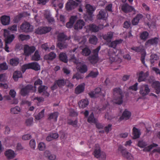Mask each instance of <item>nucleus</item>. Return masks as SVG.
I'll return each instance as SVG.
<instances>
[{
	"instance_id": "1",
	"label": "nucleus",
	"mask_w": 160,
	"mask_h": 160,
	"mask_svg": "<svg viewBox=\"0 0 160 160\" xmlns=\"http://www.w3.org/2000/svg\"><path fill=\"white\" fill-rule=\"evenodd\" d=\"M122 41V40L121 39L117 40L112 42L110 45H109L110 47L113 48L108 52L109 59L111 62H112L115 60V52L118 51L119 52H121L119 50H117L115 48L118 44L121 43Z\"/></svg>"
},
{
	"instance_id": "2",
	"label": "nucleus",
	"mask_w": 160,
	"mask_h": 160,
	"mask_svg": "<svg viewBox=\"0 0 160 160\" xmlns=\"http://www.w3.org/2000/svg\"><path fill=\"white\" fill-rule=\"evenodd\" d=\"M122 92L119 88H115L113 90L112 102L114 103L121 104L123 102Z\"/></svg>"
},
{
	"instance_id": "3",
	"label": "nucleus",
	"mask_w": 160,
	"mask_h": 160,
	"mask_svg": "<svg viewBox=\"0 0 160 160\" xmlns=\"http://www.w3.org/2000/svg\"><path fill=\"white\" fill-rule=\"evenodd\" d=\"M70 38V37H67L63 33H59L58 35V42L57 43L58 47L61 49L66 48L67 45L61 42L66 40H69Z\"/></svg>"
},
{
	"instance_id": "4",
	"label": "nucleus",
	"mask_w": 160,
	"mask_h": 160,
	"mask_svg": "<svg viewBox=\"0 0 160 160\" xmlns=\"http://www.w3.org/2000/svg\"><path fill=\"white\" fill-rule=\"evenodd\" d=\"M93 154L95 157L100 160H104L106 158V153L101 151L99 145L98 144L95 145V149Z\"/></svg>"
},
{
	"instance_id": "5",
	"label": "nucleus",
	"mask_w": 160,
	"mask_h": 160,
	"mask_svg": "<svg viewBox=\"0 0 160 160\" xmlns=\"http://www.w3.org/2000/svg\"><path fill=\"white\" fill-rule=\"evenodd\" d=\"M70 61H72L77 64V68L81 73H85L87 71V66L83 63L79 62L75 57L74 55H72L71 58L70 59Z\"/></svg>"
},
{
	"instance_id": "6",
	"label": "nucleus",
	"mask_w": 160,
	"mask_h": 160,
	"mask_svg": "<svg viewBox=\"0 0 160 160\" xmlns=\"http://www.w3.org/2000/svg\"><path fill=\"white\" fill-rule=\"evenodd\" d=\"M148 145V143L143 140H139L137 143L138 146L141 148H144L143 151L144 152H149L153 147L158 146L157 144L153 143L150 145L146 147Z\"/></svg>"
},
{
	"instance_id": "7",
	"label": "nucleus",
	"mask_w": 160,
	"mask_h": 160,
	"mask_svg": "<svg viewBox=\"0 0 160 160\" xmlns=\"http://www.w3.org/2000/svg\"><path fill=\"white\" fill-rule=\"evenodd\" d=\"M22 70L24 73L27 69H32L35 71H38L40 69V67L37 62H32L23 65L22 67Z\"/></svg>"
},
{
	"instance_id": "8",
	"label": "nucleus",
	"mask_w": 160,
	"mask_h": 160,
	"mask_svg": "<svg viewBox=\"0 0 160 160\" xmlns=\"http://www.w3.org/2000/svg\"><path fill=\"white\" fill-rule=\"evenodd\" d=\"M118 150L121 152L123 157L127 160H134V158L132 155L122 146H119Z\"/></svg>"
},
{
	"instance_id": "9",
	"label": "nucleus",
	"mask_w": 160,
	"mask_h": 160,
	"mask_svg": "<svg viewBox=\"0 0 160 160\" xmlns=\"http://www.w3.org/2000/svg\"><path fill=\"white\" fill-rule=\"evenodd\" d=\"M36 91V88L33 87L32 85H29L21 89L20 92L21 95L23 96L28 95L30 91L35 92Z\"/></svg>"
},
{
	"instance_id": "10",
	"label": "nucleus",
	"mask_w": 160,
	"mask_h": 160,
	"mask_svg": "<svg viewBox=\"0 0 160 160\" xmlns=\"http://www.w3.org/2000/svg\"><path fill=\"white\" fill-rule=\"evenodd\" d=\"M132 49L136 52H141V60L142 62L146 67L147 65L145 64V58L146 55V53L145 50L143 48V47L142 46L138 47H134L132 48Z\"/></svg>"
},
{
	"instance_id": "11",
	"label": "nucleus",
	"mask_w": 160,
	"mask_h": 160,
	"mask_svg": "<svg viewBox=\"0 0 160 160\" xmlns=\"http://www.w3.org/2000/svg\"><path fill=\"white\" fill-rule=\"evenodd\" d=\"M100 49V46L98 47L96 49L93 50V55L89 57L88 60L92 63H95L98 61V53Z\"/></svg>"
},
{
	"instance_id": "12",
	"label": "nucleus",
	"mask_w": 160,
	"mask_h": 160,
	"mask_svg": "<svg viewBox=\"0 0 160 160\" xmlns=\"http://www.w3.org/2000/svg\"><path fill=\"white\" fill-rule=\"evenodd\" d=\"M9 31L7 29L4 30V36L5 38V43H10L15 38V36L13 34H9Z\"/></svg>"
},
{
	"instance_id": "13",
	"label": "nucleus",
	"mask_w": 160,
	"mask_h": 160,
	"mask_svg": "<svg viewBox=\"0 0 160 160\" xmlns=\"http://www.w3.org/2000/svg\"><path fill=\"white\" fill-rule=\"evenodd\" d=\"M32 30V26L30 24L27 22H25L21 25L19 31L22 32H31Z\"/></svg>"
},
{
	"instance_id": "14",
	"label": "nucleus",
	"mask_w": 160,
	"mask_h": 160,
	"mask_svg": "<svg viewBox=\"0 0 160 160\" xmlns=\"http://www.w3.org/2000/svg\"><path fill=\"white\" fill-rule=\"evenodd\" d=\"M36 50V48L34 46H29L25 45L24 46L23 50L24 54L26 56H29L33 53Z\"/></svg>"
},
{
	"instance_id": "15",
	"label": "nucleus",
	"mask_w": 160,
	"mask_h": 160,
	"mask_svg": "<svg viewBox=\"0 0 160 160\" xmlns=\"http://www.w3.org/2000/svg\"><path fill=\"white\" fill-rule=\"evenodd\" d=\"M86 8L88 13L87 17L89 20H92V17L93 16V15L92 14L93 13L96 8L89 4L86 5Z\"/></svg>"
},
{
	"instance_id": "16",
	"label": "nucleus",
	"mask_w": 160,
	"mask_h": 160,
	"mask_svg": "<svg viewBox=\"0 0 160 160\" xmlns=\"http://www.w3.org/2000/svg\"><path fill=\"white\" fill-rule=\"evenodd\" d=\"M52 29L50 27H40L36 30V33L39 34H45L50 32Z\"/></svg>"
},
{
	"instance_id": "17",
	"label": "nucleus",
	"mask_w": 160,
	"mask_h": 160,
	"mask_svg": "<svg viewBox=\"0 0 160 160\" xmlns=\"http://www.w3.org/2000/svg\"><path fill=\"white\" fill-rule=\"evenodd\" d=\"M139 93L144 97L148 95L150 92V89L147 85H143L140 88Z\"/></svg>"
},
{
	"instance_id": "18",
	"label": "nucleus",
	"mask_w": 160,
	"mask_h": 160,
	"mask_svg": "<svg viewBox=\"0 0 160 160\" xmlns=\"http://www.w3.org/2000/svg\"><path fill=\"white\" fill-rule=\"evenodd\" d=\"M78 6V4L74 1L70 0L66 3V8L67 10L69 11L74 9Z\"/></svg>"
},
{
	"instance_id": "19",
	"label": "nucleus",
	"mask_w": 160,
	"mask_h": 160,
	"mask_svg": "<svg viewBox=\"0 0 160 160\" xmlns=\"http://www.w3.org/2000/svg\"><path fill=\"white\" fill-rule=\"evenodd\" d=\"M78 18L77 15L71 16L69 18V22L66 24V27L69 28H72L73 25L74 26V24L78 19Z\"/></svg>"
},
{
	"instance_id": "20",
	"label": "nucleus",
	"mask_w": 160,
	"mask_h": 160,
	"mask_svg": "<svg viewBox=\"0 0 160 160\" xmlns=\"http://www.w3.org/2000/svg\"><path fill=\"white\" fill-rule=\"evenodd\" d=\"M122 10L125 13H128L133 11L134 12L136 11L132 6H130L127 3H125L122 6Z\"/></svg>"
},
{
	"instance_id": "21",
	"label": "nucleus",
	"mask_w": 160,
	"mask_h": 160,
	"mask_svg": "<svg viewBox=\"0 0 160 160\" xmlns=\"http://www.w3.org/2000/svg\"><path fill=\"white\" fill-rule=\"evenodd\" d=\"M85 25V23L83 20L79 19L76 21L73 27L75 29L79 30L82 29Z\"/></svg>"
},
{
	"instance_id": "22",
	"label": "nucleus",
	"mask_w": 160,
	"mask_h": 160,
	"mask_svg": "<svg viewBox=\"0 0 160 160\" xmlns=\"http://www.w3.org/2000/svg\"><path fill=\"white\" fill-rule=\"evenodd\" d=\"M108 14L107 12L104 10H101L99 14L97 16L98 19H103L104 20L105 22H106V20L107 18Z\"/></svg>"
},
{
	"instance_id": "23",
	"label": "nucleus",
	"mask_w": 160,
	"mask_h": 160,
	"mask_svg": "<svg viewBox=\"0 0 160 160\" xmlns=\"http://www.w3.org/2000/svg\"><path fill=\"white\" fill-rule=\"evenodd\" d=\"M101 25H100L99 27H98L96 25L92 24L86 26V28L87 30L88 29V30L91 31L93 32H96L98 31L99 29L103 28L102 26L101 27Z\"/></svg>"
},
{
	"instance_id": "24",
	"label": "nucleus",
	"mask_w": 160,
	"mask_h": 160,
	"mask_svg": "<svg viewBox=\"0 0 160 160\" xmlns=\"http://www.w3.org/2000/svg\"><path fill=\"white\" fill-rule=\"evenodd\" d=\"M148 75L149 73L148 72L144 73L143 72L141 71L137 74V76L138 78V81L141 82L145 80Z\"/></svg>"
},
{
	"instance_id": "25",
	"label": "nucleus",
	"mask_w": 160,
	"mask_h": 160,
	"mask_svg": "<svg viewBox=\"0 0 160 160\" xmlns=\"http://www.w3.org/2000/svg\"><path fill=\"white\" fill-rule=\"evenodd\" d=\"M42 13L45 18L47 20L49 23L54 22V18L51 17L50 12L48 10L44 11Z\"/></svg>"
},
{
	"instance_id": "26",
	"label": "nucleus",
	"mask_w": 160,
	"mask_h": 160,
	"mask_svg": "<svg viewBox=\"0 0 160 160\" xmlns=\"http://www.w3.org/2000/svg\"><path fill=\"white\" fill-rule=\"evenodd\" d=\"M47 87L46 86H41L38 88V92L40 93H42L45 96L48 97L49 95V94L47 91Z\"/></svg>"
},
{
	"instance_id": "27",
	"label": "nucleus",
	"mask_w": 160,
	"mask_h": 160,
	"mask_svg": "<svg viewBox=\"0 0 160 160\" xmlns=\"http://www.w3.org/2000/svg\"><path fill=\"white\" fill-rule=\"evenodd\" d=\"M158 38H154L148 40L145 44L146 47H148L151 45H155L158 42Z\"/></svg>"
},
{
	"instance_id": "28",
	"label": "nucleus",
	"mask_w": 160,
	"mask_h": 160,
	"mask_svg": "<svg viewBox=\"0 0 160 160\" xmlns=\"http://www.w3.org/2000/svg\"><path fill=\"white\" fill-rule=\"evenodd\" d=\"M150 83H152V87L155 89L156 93L158 94L160 92V83L157 81L150 82Z\"/></svg>"
},
{
	"instance_id": "29",
	"label": "nucleus",
	"mask_w": 160,
	"mask_h": 160,
	"mask_svg": "<svg viewBox=\"0 0 160 160\" xmlns=\"http://www.w3.org/2000/svg\"><path fill=\"white\" fill-rule=\"evenodd\" d=\"M85 84L84 83H82L77 86L75 90V92L77 94H80L83 92L85 88Z\"/></svg>"
},
{
	"instance_id": "30",
	"label": "nucleus",
	"mask_w": 160,
	"mask_h": 160,
	"mask_svg": "<svg viewBox=\"0 0 160 160\" xmlns=\"http://www.w3.org/2000/svg\"><path fill=\"white\" fill-rule=\"evenodd\" d=\"M1 21L3 25H8L10 23V18L7 16H3L1 17Z\"/></svg>"
},
{
	"instance_id": "31",
	"label": "nucleus",
	"mask_w": 160,
	"mask_h": 160,
	"mask_svg": "<svg viewBox=\"0 0 160 160\" xmlns=\"http://www.w3.org/2000/svg\"><path fill=\"white\" fill-rule=\"evenodd\" d=\"M78 105L80 108H84L88 104V101L87 99H82L78 102Z\"/></svg>"
},
{
	"instance_id": "32",
	"label": "nucleus",
	"mask_w": 160,
	"mask_h": 160,
	"mask_svg": "<svg viewBox=\"0 0 160 160\" xmlns=\"http://www.w3.org/2000/svg\"><path fill=\"white\" fill-rule=\"evenodd\" d=\"M5 154L7 158L9 159L13 158L16 156L14 151L11 149L7 150L5 152Z\"/></svg>"
},
{
	"instance_id": "33",
	"label": "nucleus",
	"mask_w": 160,
	"mask_h": 160,
	"mask_svg": "<svg viewBox=\"0 0 160 160\" xmlns=\"http://www.w3.org/2000/svg\"><path fill=\"white\" fill-rule=\"evenodd\" d=\"M143 18V16L141 14H138L133 18L132 21V23L133 25H137L139 22V21Z\"/></svg>"
},
{
	"instance_id": "34",
	"label": "nucleus",
	"mask_w": 160,
	"mask_h": 160,
	"mask_svg": "<svg viewBox=\"0 0 160 160\" xmlns=\"http://www.w3.org/2000/svg\"><path fill=\"white\" fill-rule=\"evenodd\" d=\"M131 116V114L130 112L126 110L123 112L122 115L120 117V119L121 120L123 119L127 120L130 118Z\"/></svg>"
},
{
	"instance_id": "35",
	"label": "nucleus",
	"mask_w": 160,
	"mask_h": 160,
	"mask_svg": "<svg viewBox=\"0 0 160 160\" xmlns=\"http://www.w3.org/2000/svg\"><path fill=\"white\" fill-rule=\"evenodd\" d=\"M101 90L100 88H96L94 92H91L89 93V95L91 98H95L97 97V95L101 94Z\"/></svg>"
},
{
	"instance_id": "36",
	"label": "nucleus",
	"mask_w": 160,
	"mask_h": 160,
	"mask_svg": "<svg viewBox=\"0 0 160 160\" xmlns=\"http://www.w3.org/2000/svg\"><path fill=\"white\" fill-rule=\"evenodd\" d=\"M58 115V113L57 112L51 113L49 115L48 119L52 121L56 122L57 121Z\"/></svg>"
},
{
	"instance_id": "37",
	"label": "nucleus",
	"mask_w": 160,
	"mask_h": 160,
	"mask_svg": "<svg viewBox=\"0 0 160 160\" xmlns=\"http://www.w3.org/2000/svg\"><path fill=\"white\" fill-rule=\"evenodd\" d=\"M132 130L133 138L134 139L139 138L141 135L140 130L135 127L133 128Z\"/></svg>"
},
{
	"instance_id": "38",
	"label": "nucleus",
	"mask_w": 160,
	"mask_h": 160,
	"mask_svg": "<svg viewBox=\"0 0 160 160\" xmlns=\"http://www.w3.org/2000/svg\"><path fill=\"white\" fill-rule=\"evenodd\" d=\"M99 73L97 69H94L91 71L90 73L86 76V78H87L89 77H91L92 78H94L97 77Z\"/></svg>"
},
{
	"instance_id": "39",
	"label": "nucleus",
	"mask_w": 160,
	"mask_h": 160,
	"mask_svg": "<svg viewBox=\"0 0 160 160\" xmlns=\"http://www.w3.org/2000/svg\"><path fill=\"white\" fill-rule=\"evenodd\" d=\"M113 35V33L112 32H108L107 34L103 36L104 39L107 42H111Z\"/></svg>"
},
{
	"instance_id": "40",
	"label": "nucleus",
	"mask_w": 160,
	"mask_h": 160,
	"mask_svg": "<svg viewBox=\"0 0 160 160\" xmlns=\"http://www.w3.org/2000/svg\"><path fill=\"white\" fill-rule=\"evenodd\" d=\"M60 60L64 62H67L68 61L67 56L65 53L61 52L59 55Z\"/></svg>"
},
{
	"instance_id": "41",
	"label": "nucleus",
	"mask_w": 160,
	"mask_h": 160,
	"mask_svg": "<svg viewBox=\"0 0 160 160\" xmlns=\"http://www.w3.org/2000/svg\"><path fill=\"white\" fill-rule=\"evenodd\" d=\"M22 77V74L21 72L16 71L14 72L13 78L15 81H17L18 78Z\"/></svg>"
},
{
	"instance_id": "42",
	"label": "nucleus",
	"mask_w": 160,
	"mask_h": 160,
	"mask_svg": "<svg viewBox=\"0 0 160 160\" xmlns=\"http://www.w3.org/2000/svg\"><path fill=\"white\" fill-rule=\"evenodd\" d=\"M56 57V54L51 52L48 54L45 55L44 57V58L46 60H52L55 58Z\"/></svg>"
},
{
	"instance_id": "43",
	"label": "nucleus",
	"mask_w": 160,
	"mask_h": 160,
	"mask_svg": "<svg viewBox=\"0 0 160 160\" xmlns=\"http://www.w3.org/2000/svg\"><path fill=\"white\" fill-rule=\"evenodd\" d=\"M90 50L88 47H85L82 49L81 54L83 56H88L91 53Z\"/></svg>"
},
{
	"instance_id": "44",
	"label": "nucleus",
	"mask_w": 160,
	"mask_h": 160,
	"mask_svg": "<svg viewBox=\"0 0 160 160\" xmlns=\"http://www.w3.org/2000/svg\"><path fill=\"white\" fill-rule=\"evenodd\" d=\"M88 122L90 123H96L98 121L96 119L94 118V115L93 113L89 116L88 120Z\"/></svg>"
},
{
	"instance_id": "45",
	"label": "nucleus",
	"mask_w": 160,
	"mask_h": 160,
	"mask_svg": "<svg viewBox=\"0 0 160 160\" xmlns=\"http://www.w3.org/2000/svg\"><path fill=\"white\" fill-rule=\"evenodd\" d=\"M44 109H43L38 114L35 115V119L37 120H39L44 116Z\"/></svg>"
},
{
	"instance_id": "46",
	"label": "nucleus",
	"mask_w": 160,
	"mask_h": 160,
	"mask_svg": "<svg viewBox=\"0 0 160 160\" xmlns=\"http://www.w3.org/2000/svg\"><path fill=\"white\" fill-rule=\"evenodd\" d=\"M40 56L39 54L38 51L35 52L34 55L32 57V60L34 61H38L40 59Z\"/></svg>"
},
{
	"instance_id": "47",
	"label": "nucleus",
	"mask_w": 160,
	"mask_h": 160,
	"mask_svg": "<svg viewBox=\"0 0 160 160\" xmlns=\"http://www.w3.org/2000/svg\"><path fill=\"white\" fill-rule=\"evenodd\" d=\"M89 42L92 44H96L97 42L98 39L95 36H92L89 39Z\"/></svg>"
},
{
	"instance_id": "48",
	"label": "nucleus",
	"mask_w": 160,
	"mask_h": 160,
	"mask_svg": "<svg viewBox=\"0 0 160 160\" xmlns=\"http://www.w3.org/2000/svg\"><path fill=\"white\" fill-rule=\"evenodd\" d=\"M21 111L20 108L18 106H16L12 108L11 109V112L12 114H16L19 113Z\"/></svg>"
},
{
	"instance_id": "49",
	"label": "nucleus",
	"mask_w": 160,
	"mask_h": 160,
	"mask_svg": "<svg viewBox=\"0 0 160 160\" xmlns=\"http://www.w3.org/2000/svg\"><path fill=\"white\" fill-rule=\"evenodd\" d=\"M18 38L19 40L23 41L29 39L30 38V36L28 35L21 34L18 36Z\"/></svg>"
},
{
	"instance_id": "50",
	"label": "nucleus",
	"mask_w": 160,
	"mask_h": 160,
	"mask_svg": "<svg viewBox=\"0 0 160 160\" xmlns=\"http://www.w3.org/2000/svg\"><path fill=\"white\" fill-rule=\"evenodd\" d=\"M158 59V57L156 54H152L151 56L150 61L152 64H153L155 61Z\"/></svg>"
},
{
	"instance_id": "51",
	"label": "nucleus",
	"mask_w": 160,
	"mask_h": 160,
	"mask_svg": "<svg viewBox=\"0 0 160 160\" xmlns=\"http://www.w3.org/2000/svg\"><path fill=\"white\" fill-rule=\"evenodd\" d=\"M19 59L15 58L11 59L10 61V64L12 66H16L19 63Z\"/></svg>"
},
{
	"instance_id": "52",
	"label": "nucleus",
	"mask_w": 160,
	"mask_h": 160,
	"mask_svg": "<svg viewBox=\"0 0 160 160\" xmlns=\"http://www.w3.org/2000/svg\"><path fill=\"white\" fill-rule=\"evenodd\" d=\"M148 33L147 32H144L141 33L140 35V38L143 40H145L148 36Z\"/></svg>"
},
{
	"instance_id": "53",
	"label": "nucleus",
	"mask_w": 160,
	"mask_h": 160,
	"mask_svg": "<svg viewBox=\"0 0 160 160\" xmlns=\"http://www.w3.org/2000/svg\"><path fill=\"white\" fill-rule=\"evenodd\" d=\"M55 9L57 11V14H56V16L57 17V19L58 20H59V21L62 22V23L64 25V22L65 21V17L61 15L58 18V10L57 9L55 8Z\"/></svg>"
},
{
	"instance_id": "54",
	"label": "nucleus",
	"mask_w": 160,
	"mask_h": 160,
	"mask_svg": "<svg viewBox=\"0 0 160 160\" xmlns=\"http://www.w3.org/2000/svg\"><path fill=\"white\" fill-rule=\"evenodd\" d=\"M56 83L59 87H61L65 84V82L63 80H59L56 81Z\"/></svg>"
},
{
	"instance_id": "55",
	"label": "nucleus",
	"mask_w": 160,
	"mask_h": 160,
	"mask_svg": "<svg viewBox=\"0 0 160 160\" xmlns=\"http://www.w3.org/2000/svg\"><path fill=\"white\" fill-rule=\"evenodd\" d=\"M62 0H52V4L53 5L55 8V9L57 7V5L58 4V3L62 2Z\"/></svg>"
},
{
	"instance_id": "56",
	"label": "nucleus",
	"mask_w": 160,
	"mask_h": 160,
	"mask_svg": "<svg viewBox=\"0 0 160 160\" xmlns=\"http://www.w3.org/2000/svg\"><path fill=\"white\" fill-rule=\"evenodd\" d=\"M8 29L12 32L17 31V26L16 25H14L8 27Z\"/></svg>"
},
{
	"instance_id": "57",
	"label": "nucleus",
	"mask_w": 160,
	"mask_h": 160,
	"mask_svg": "<svg viewBox=\"0 0 160 160\" xmlns=\"http://www.w3.org/2000/svg\"><path fill=\"white\" fill-rule=\"evenodd\" d=\"M38 148L40 150L42 151L44 150L45 148V144L42 142L39 143L38 145Z\"/></svg>"
},
{
	"instance_id": "58",
	"label": "nucleus",
	"mask_w": 160,
	"mask_h": 160,
	"mask_svg": "<svg viewBox=\"0 0 160 160\" xmlns=\"http://www.w3.org/2000/svg\"><path fill=\"white\" fill-rule=\"evenodd\" d=\"M33 122V118H32L31 117L26 120V123L27 125L30 126L32 124Z\"/></svg>"
},
{
	"instance_id": "59",
	"label": "nucleus",
	"mask_w": 160,
	"mask_h": 160,
	"mask_svg": "<svg viewBox=\"0 0 160 160\" xmlns=\"http://www.w3.org/2000/svg\"><path fill=\"white\" fill-rule=\"evenodd\" d=\"M8 68V66L6 63H3L0 64V70H6Z\"/></svg>"
},
{
	"instance_id": "60",
	"label": "nucleus",
	"mask_w": 160,
	"mask_h": 160,
	"mask_svg": "<svg viewBox=\"0 0 160 160\" xmlns=\"http://www.w3.org/2000/svg\"><path fill=\"white\" fill-rule=\"evenodd\" d=\"M23 17L22 14H20L16 16L14 19V21L15 22H18L19 20H20L21 18Z\"/></svg>"
},
{
	"instance_id": "61",
	"label": "nucleus",
	"mask_w": 160,
	"mask_h": 160,
	"mask_svg": "<svg viewBox=\"0 0 160 160\" xmlns=\"http://www.w3.org/2000/svg\"><path fill=\"white\" fill-rule=\"evenodd\" d=\"M7 78L5 74H3L0 75V82H4L7 80Z\"/></svg>"
},
{
	"instance_id": "62",
	"label": "nucleus",
	"mask_w": 160,
	"mask_h": 160,
	"mask_svg": "<svg viewBox=\"0 0 160 160\" xmlns=\"http://www.w3.org/2000/svg\"><path fill=\"white\" fill-rule=\"evenodd\" d=\"M30 145L31 148L34 149L36 147V142L35 140L32 139L30 142Z\"/></svg>"
},
{
	"instance_id": "63",
	"label": "nucleus",
	"mask_w": 160,
	"mask_h": 160,
	"mask_svg": "<svg viewBox=\"0 0 160 160\" xmlns=\"http://www.w3.org/2000/svg\"><path fill=\"white\" fill-rule=\"evenodd\" d=\"M37 3L38 4L45 5L48 2V0H37Z\"/></svg>"
},
{
	"instance_id": "64",
	"label": "nucleus",
	"mask_w": 160,
	"mask_h": 160,
	"mask_svg": "<svg viewBox=\"0 0 160 160\" xmlns=\"http://www.w3.org/2000/svg\"><path fill=\"white\" fill-rule=\"evenodd\" d=\"M86 41L87 38L86 37L84 36L81 38L78 41V42L80 43L83 44L86 42Z\"/></svg>"
}]
</instances>
